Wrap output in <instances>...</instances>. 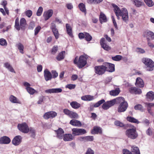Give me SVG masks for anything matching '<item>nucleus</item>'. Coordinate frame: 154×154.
Masks as SVG:
<instances>
[{"label":"nucleus","mask_w":154,"mask_h":154,"mask_svg":"<svg viewBox=\"0 0 154 154\" xmlns=\"http://www.w3.org/2000/svg\"><path fill=\"white\" fill-rule=\"evenodd\" d=\"M88 58V56L87 55H81L79 59L78 57H76L74 60L73 63L79 69H81L87 64Z\"/></svg>","instance_id":"1"},{"label":"nucleus","mask_w":154,"mask_h":154,"mask_svg":"<svg viewBox=\"0 0 154 154\" xmlns=\"http://www.w3.org/2000/svg\"><path fill=\"white\" fill-rule=\"evenodd\" d=\"M120 98L117 103H120L118 109V111L119 112H123L126 111L128 107L127 102L125 100V99L122 97H118Z\"/></svg>","instance_id":"2"},{"label":"nucleus","mask_w":154,"mask_h":154,"mask_svg":"<svg viewBox=\"0 0 154 154\" xmlns=\"http://www.w3.org/2000/svg\"><path fill=\"white\" fill-rule=\"evenodd\" d=\"M133 128L127 129L125 131L126 135L128 138L132 139H136L138 136V134L136 131V128L133 126Z\"/></svg>","instance_id":"3"},{"label":"nucleus","mask_w":154,"mask_h":154,"mask_svg":"<svg viewBox=\"0 0 154 154\" xmlns=\"http://www.w3.org/2000/svg\"><path fill=\"white\" fill-rule=\"evenodd\" d=\"M142 62L148 68L147 70L151 71L153 70L154 62L151 59L148 58H143L142 59Z\"/></svg>","instance_id":"4"},{"label":"nucleus","mask_w":154,"mask_h":154,"mask_svg":"<svg viewBox=\"0 0 154 154\" xmlns=\"http://www.w3.org/2000/svg\"><path fill=\"white\" fill-rule=\"evenodd\" d=\"M26 23V21L24 18H22L20 19V25L19 24V20L17 18L15 20V28L18 31H19L20 28L21 29H23L25 27Z\"/></svg>","instance_id":"5"},{"label":"nucleus","mask_w":154,"mask_h":154,"mask_svg":"<svg viewBox=\"0 0 154 154\" xmlns=\"http://www.w3.org/2000/svg\"><path fill=\"white\" fill-rule=\"evenodd\" d=\"M121 17L122 19L125 23H128L129 20L128 11L127 9L125 8H123L120 10Z\"/></svg>","instance_id":"6"},{"label":"nucleus","mask_w":154,"mask_h":154,"mask_svg":"<svg viewBox=\"0 0 154 154\" xmlns=\"http://www.w3.org/2000/svg\"><path fill=\"white\" fill-rule=\"evenodd\" d=\"M94 69L95 73L99 75L103 74L106 72L103 63L102 65L95 66Z\"/></svg>","instance_id":"7"},{"label":"nucleus","mask_w":154,"mask_h":154,"mask_svg":"<svg viewBox=\"0 0 154 154\" xmlns=\"http://www.w3.org/2000/svg\"><path fill=\"white\" fill-rule=\"evenodd\" d=\"M17 127L20 131L23 133H27L29 131L28 126L25 123L19 124L18 125Z\"/></svg>","instance_id":"8"},{"label":"nucleus","mask_w":154,"mask_h":154,"mask_svg":"<svg viewBox=\"0 0 154 154\" xmlns=\"http://www.w3.org/2000/svg\"><path fill=\"white\" fill-rule=\"evenodd\" d=\"M72 130V134L75 136L84 134L86 133V131L82 128H73Z\"/></svg>","instance_id":"9"},{"label":"nucleus","mask_w":154,"mask_h":154,"mask_svg":"<svg viewBox=\"0 0 154 154\" xmlns=\"http://www.w3.org/2000/svg\"><path fill=\"white\" fill-rule=\"evenodd\" d=\"M106 71L112 72L115 71V65L114 64L105 62L103 63Z\"/></svg>","instance_id":"10"},{"label":"nucleus","mask_w":154,"mask_h":154,"mask_svg":"<svg viewBox=\"0 0 154 154\" xmlns=\"http://www.w3.org/2000/svg\"><path fill=\"white\" fill-rule=\"evenodd\" d=\"M57 113L54 111H50L45 113L43 116L44 118L46 119H53L55 117Z\"/></svg>","instance_id":"11"},{"label":"nucleus","mask_w":154,"mask_h":154,"mask_svg":"<svg viewBox=\"0 0 154 154\" xmlns=\"http://www.w3.org/2000/svg\"><path fill=\"white\" fill-rule=\"evenodd\" d=\"M51 28L52 30L55 38L56 39H58L59 37V34L58 30L56 28L55 24L53 23H51Z\"/></svg>","instance_id":"12"},{"label":"nucleus","mask_w":154,"mask_h":154,"mask_svg":"<svg viewBox=\"0 0 154 154\" xmlns=\"http://www.w3.org/2000/svg\"><path fill=\"white\" fill-rule=\"evenodd\" d=\"M53 11L52 9L49 10L44 12L43 14V17L46 21L49 19L52 15Z\"/></svg>","instance_id":"13"},{"label":"nucleus","mask_w":154,"mask_h":154,"mask_svg":"<svg viewBox=\"0 0 154 154\" xmlns=\"http://www.w3.org/2000/svg\"><path fill=\"white\" fill-rule=\"evenodd\" d=\"M22 139V138L20 136H16L12 140V143L14 145H18L21 143Z\"/></svg>","instance_id":"14"},{"label":"nucleus","mask_w":154,"mask_h":154,"mask_svg":"<svg viewBox=\"0 0 154 154\" xmlns=\"http://www.w3.org/2000/svg\"><path fill=\"white\" fill-rule=\"evenodd\" d=\"M44 76L46 81L50 80L52 78L51 73L48 70L46 69L44 71Z\"/></svg>","instance_id":"15"},{"label":"nucleus","mask_w":154,"mask_h":154,"mask_svg":"<svg viewBox=\"0 0 154 154\" xmlns=\"http://www.w3.org/2000/svg\"><path fill=\"white\" fill-rule=\"evenodd\" d=\"M62 90L60 88H51L46 90L45 91V92L47 93H57L61 92Z\"/></svg>","instance_id":"16"},{"label":"nucleus","mask_w":154,"mask_h":154,"mask_svg":"<svg viewBox=\"0 0 154 154\" xmlns=\"http://www.w3.org/2000/svg\"><path fill=\"white\" fill-rule=\"evenodd\" d=\"M105 102V100L104 99H102L98 101L97 103H96L94 104L90 105L89 109L90 110L92 111L93 110L94 107L96 108L100 106Z\"/></svg>","instance_id":"17"},{"label":"nucleus","mask_w":154,"mask_h":154,"mask_svg":"<svg viewBox=\"0 0 154 154\" xmlns=\"http://www.w3.org/2000/svg\"><path fill=\"white\" fill-rule=\"evenodd\" d=\"M66 32L67 34L71 37H73L72 33V28L69 24L66 23Z\"/></svg>","instance_id":"18"},{"label":"nucleus","mask_w":154,"mask_h":154,"mask_svg":"<svg viewBox=\"0 0 154 154\" xmlns=\"http://www.w3.org/2000/svg\"><path fill=\"white\" fill-rule=\"evenodd\" d=\"M112 6L114 8V11L117 16L118 19H120L119 16L121 17L120 14V9L116 5L114 4H112Z\"/></svg>","instance_id":"19"},{"label":"nucleus","mask_w":154,"mask_h":154,"mask_svg":"<svg viewBox=\"0 0 154 154\" xmlns=\"http://www.w3.org/2000/svg\"><path fill=\"white\" fill-rule=\"evenodd\" d=\"M91 133L93 134H97L98 133L101 134L102 133V128L97 126H94L93 129L91 131Z\"/></svg>","instance_id":"20"},{"label":"nucleus","mask_w":154,"mask_h":154,"mask_svg":"<svg viewBox=\"0 0 154 154\" xmlns=\"http://www.w3.org/2000/svg\"><path fill=\"white\" fill-rule=\"evenodd\" d=\"M10 142V138L8 137L5 136L0 138V144H8Z\"/></svg>","instance_id":"21"},{"label":"nucleus","mask_w":154,"mask_h":154,"mask_svg":"<svg viewBox=\"0 0 154 154\" xmlns=\"http://www.w3.org/2000/svg\"><path fill=\"white\" fill-rule=\"evenodd\" d=\"M105 39L104 38H102L100 40V44L104 50L108 51L110 49V48L105 43Z\"/></svg>","instance_id":"22"},{"label":"nucleus","mask_w":154,"mask_h":154,"mask_svg":"<svg viewBox=\"0 0 154 154\" xmlns=\"http://www.w3.org/2000/svg\"><path fill=\"white\" fill-rule=\"evenodd\" d=\"M55 131L57 134V137L60 139H62L63 137L64 133L63 129L61 128H59L57 130Z\"/></svg>","instance_id":"23"},{"label":"nucleus","mask_w":154,"mask_h":154,"mask_svg":"<svg viewBox=\"0 0 154 154\" xmlns=\"http://www.w3.org/2000/svg\"><path fill=\"white\" fill-rule=\"evenodd\" d=\"M146 97L148 101H152L154 99V93L152 91H149L146 94Z\"/></svg>","instance_id":"24"},{"label":"nucleus","mask_w":154,"mask_h":154,"mask_svg":"<svg viewBox=\"0 0 154 154\" xmlns=\"http://www.w3.org/2000/svg\"><path fill=\"white\" fill-rule=\"evenodd\" d=\"M135 85L137 87L142 88L144 86V82L141 78L138 77L136 80Z\"/></svg>","instance_id":"25"},{"label":"nucleus","mask_w":154,"mask_h":154,"mask_svg":"<svg viewBox=\"0 0 154 154\" xmlns=\"http://www.w3.org/2000/svg\"><path fill=\"white\" fill-rule=\"evenodd\" d=\"M4 67L7 69L10 72L15 73L14 69L9 62H7L4 63Z\"/></svg>","instance_id":"26"},{"label":"nucleus","mask_w":154,"mask_h":154,"mask_svg":"<svg viewBox=\"0 0 154 154\" xmlns=\"http://www.w3.org/2000/svg\"><path fill=\"white\" fill-rule=\"evenodd\" d=\"M69 124L73 126L80 127L82 126V124L81 122L78 120L75 119L71 120Z\"/></svg>","instance_id":"27"},{"label":"nucleus","mask_w":154,"mask_h":154,"mask_svg":"<svg viewBox=\"0 0 154 154\" xmlns=\"http://www.w3.org/2000/svg\"><path fill=\"white\" fill-rule=\"evenodd\" d=\"M81 99L84 101H90L94 100V96L90 95H85L82 96Z\"/></svg>","instance_id":"28"},{"label":"nucleus","mask_w":154,"mask_h":154,"mask_svg":"<svg viewBox=\"0 0 154 154\" xmlns=\"http://www.w3.org/2000/svg\"><path fill=\"white\" fill-rule=\"evenodd\" d=\"M9 99L12 103L20 104V101L15 97L11 95L10 96Z\"/></svg>","instance_id":"29"},{"label":"nucleus","mask_w":154,"mask_h":154,"mask_svg":"<svg viewBox=\"0 0 154 154\" xmlns=\"http://www.w3.org/2000/svg\"><path fill=\"white\" fill-rule=\"evenodd\" d=\"M70 105L73 109H77L81 107V104L75 101H73L70 103Z\"/></svg>","instance_id":"30"},{"label":"nucleus","mask_w":154,"mask_h":154,"mask_svg":"<svg viewBox=\"0 0 154 154\" xmlns=\"http://www.w3.org/2000/svg\"><path fill=\"white\" fill-rule=\"evenodd\" d=\"M120 98H118V97L116 99H113L112 100L106 101L109 107H110L112 106H113L116 103H117V102H118V100Z\"/></svg>","instance_id":"31"},{"label":"nucleus","mask_w":154,"mask_h":154,"mask_svg":"<svg viewBox=\"0 0 154 154\" xmlns=\"http://www.w3.org/2000/svg\"><path fill=\"white\" fill-rule=\"evenodd\" d=\"M78 7L79 9L83 12L85 14V15H86V14L87 12L85 8V6L82 3H80L78 5Z\"/></svg>","instance_id":"32"},{"label":"nucleus","mask_w":154,"mask_h":154,"mask_svg":"<svg viewBox=\"0 0 154 154\" xmlns=\"http://www.w3.org/2000/svg\"><path fill=\"white\" fill-rule=\"evenodd\" d=\"M65 53V51H63L60 53L57 56L56 59L58 61L63 60L64 58V55Z\"/></svg>","instance_id":"33"},{"label":"nucleus","mask_w":154,"mask_h":154,"mask_svg":"<svg viewBox=\"0 0 154 154\" xmlns=\"http://www.w3.org/2000/svg\"><path fill=\"white\" fill-rule=\"evenodd\" d=\"M120 90L119 88H116L115 90H112L110 91L109 94L110 95L113 96L117 95L120 93Z\"/></svg>","instance_id":"34"},{"label":"nucleus","mask_w":154,"mask_h":154,"mask_svg":"<svg viewBox=\"0 0 154 154\" xmlns=\"http://www.w3.org/2000/svg\"><path fill=\"white\" fill-rule=\"evenodd\" d=\"M127 120L129 122L138 124L140 122L136 119L131 116H128L127 117Z\"/></svg>","instance_id":"35"},{"label":"nucleus","mask_w":154,"mask_h":154,"mask_svg":"<svg viewBox=\"0 0 154 154\" xmlns=\"http://www.w3.org/2000/svg\"><path fill=\"white\" fill-rule=\"evenodd\" d=\"M63 140L65 141H70L73 139V136L70 134H66L63 137Z\"/></svg>","instance_id":"36"},{"label":"nucleus","mask_w":154,"mask_h":154,"mask_svg":"<svg viewBox=\"0 0 154 154\" xmlns=\"http://www.w3.org/2000/svg\"><path fill=\"white\" fill-rule=\"evenodd\" d=\"M131 151L134 154H140V150L138 147L135 146H133L131 147Z\"/></svg>","instance_id":"37"},{"label":"nucleus","mask_w":154,"mask_h":154,"mask_svg":"<svg viewBox=\"0 0 154 154\" xmlns=\"http://www.w3.org/2000/svg\"><path fill=\"white\" fill-rule=\"evenodd\" d=\"M99 18L100 22L101 23H102L103 22H105L107 21L105 15L102 13H100Z\"/></svg>","instance_id":"38"},{"label":"nucleus","mask_w":154,"mask_h":154,"mask_svg":"<svg viewBox=\"0 0 154 154\" xmlns=\"http://www.w3.org/2000/svg\"><path fill=\"white\" fill-rule=\"evenodd\" d=\"M17 46L20 53L22 54H23L24 46L23 45L20 43H19L17 45Z\"/></svg>","instance_id":"39"},{"label":"nucleus","mask_w":154,"mask_h":154,"mask_svg":"<svg viewBox=\"0 0 154 154\" xmlns=\"http://www.w3.org/2000/svg\"><path fill=\"white\" fill-rule=\"evenodd\" d=\"M134 2L135 5L137 7H140L144 3L143 2L139 0H134Z\"/></svg>","instance_id":"40"},{"label":"nucleus","mask_w":154,"mask_h":154,"mask_svg":"<svg viewBox=\"0 0 154 154\" xmlns=\"http://www.w3.org/2000/svg\"><path fill=\"white\" fill-rule=\"evenodd\" d=\"M85 38L86 41L89 42L92 40V37L89 33L85 32Z\"/></svg>","instance_id":"41"},{"label":"nucleus","mask_w":154,"mask_h":154,"mask_svg":"<svg viewBox=\"0 0 154 154\" xmlns=\"http://www.w3.org/2000/svg\"><path fill=\"white\" fill-rule=\"evenodd\" d=\"M78 116V115L77 113L71 111L69 117L71 119H77Z\"/></svg>","instance_id":"42"},{"label":"nucleus","mask_w":154,"mask_h":154,"mask_svg":"<svg viewBox=\"0 0 154 154\" xmlns=\"http://www.w3.org/2000/svg\"><path fill=\"white\" fill-rule=\"evenodd\" d=\"M146 5L149 7H151L154 5V3L152 0H144Z\"/></svg>","instance_id":"43"},{"label":"nucleus","mask_w":154,"mask_h":154,"mask_svg":"<svg viewBox=\"0 0 154 154\" xmlns=\"http://www.w3.org/2000/svg\"><path fill=\"white\" fill-rule=\"evenodd\" d=\"M26 90L27 92L31 95H33L37 92V91L35 90L30 87L28 88V89Z\"/></svg>","instance_id":"44"},{"label":"nucleus","mask_w":154,"mask_h":154,"mask_svg":"<svg viewBox=\"0 0 154 154\" xmlns=\"http://www.w3.org/2000/svg\"><path fill=\"white\" fill-rule=\"evenodd\" d=\"M122 56L121 55H117L115 56L112 57V59L114 61H119L122 59Z\"/></svg>","instance_id":"45"},{"label":"nucleus","mask_w":154,"mask_h":154,"mask_svg":"<svg viewBox=\"0 0 154 154\" xmlns=\"http://www.w3.org/2000/svg\"><path fill=\"white\" fill-rule=\"evenodd\" d=\"M115 125L118 126L122 127L125 126L124 124L119 121H116L114 122Z\"/></svg>","instance_id":"46"},{"label":"nucleus","mask_w":154,"mask_h":154,"mask_svg":"<svg viewBox=\"0 0 154 154\" xmlns=\"http://www.w3.org/2000/svg\"><path fill=\"white\" fill-rule=\"evenodd\" d=\"M29 133L31 137H32L34 138L35 136V130L32 128H30L29 129Z\"/></svg>","instance_id":"47"},{"label":"nucleus","mask_w":154,"mask_h":154,"mask_svg":"<svg viewBox=\"0 0 154 154\" xmlns=\"http://www.w3.org/2000/svg\"><path fill=\"white\" fill-rule=\"evenodd\" d=\"M43 11V8L42 7H40L37 12L36 15L37 16H40L42 13V12Z\"/></svg>","instance_id":"48"},{"label":"nucleus","mask_w":154,"mask_h":154,"mask_svg":"<svg viewBox=\"0 0 154 154\" xmlns=\"http://www.w3.org/2000/svg\"><path fill=\"white\" fill-rule=\"evenodd\" d=\"M85 154H94V152L91 148H88Z\"/></svg>","instance_id":"49"},{"label":"nucleus","mask_w":154,"mask_h":154,"mask_svg":"<svg viewBox=\"0 0 154 154\" xmlns=\"http://www.w3.org/2000/svg\"><path fill=\"white\" fill-rule=\"evenodd\" d=\"M102 106V108L104 110H107L109 108V106L108 104L107 103V102H104Z\"/></svg>","instance_id":"50"},{"label":"nucleus","mask_w":154,"mask_h":154,"mask_svg":"<svg viewBox=\"0 0 154 154\" xmlns=\"http://www.w3.org/2000/svg\"><path fill=\"white\" fill-rule=\"evenodd\" d=\"M25 13L26 15L29 18H30L32 16V11L29 10L25 11Z\"/></svg>","instance_id":"51"},{"label":"nucleus","mask_w":154,"mask_h":154,"mask_svg":"<svg viewBox=\"0 0 154 154\" xmlns=\"http://www.w3.org/2000/svg\"><path fill=\"white\" fill-rule=\"evenodd\" d=\"M41 29V27L39 26H38L37 27H36L35 30H34V35H36L39 32V31Z\"/></svg>","instance_id":"52"},{"label":"nucleus","mask_w":154,"mask_h":154,"mask_svg":"<svg viewBox=\"0 0 154 154\" xmlns=\"http://www.w3.org/2000/svg\"><path fill=\"white\" fill-rule=\"evenodd\" d=\"M71 111L66 109H65L63 110V112L65 114L68 116L69 117L70 116Z\"/></svg>","instance_id":"53"},{"label":"nucleus","mask_w":154,"mask_h":154,"mask_svg":"<svg viewBox=\"0 0 154 154\" xmlns=\"http://www.w3.org/2000/svg\"><path fill=\"white\" fill-rule=\"evenodd\" d=\"M7 43L6 40L3 38H1L0 39V45L2 46L6 45Z\"/></svg>","instance_id":"54"},{"label":"nucleus","mask_w":154,"mask_h":154,"mask_svg":"<svg viewBox=\"0 0 154 154\" xmlns=\"http://www.w3.org/2000/svg\"><path fill=\"white\" fill-rule=\"evenodd\" d=\"M148 45L151 48H154V45L150 41L149 38H146Z\"/></svg>","instance_id":"55"},{"label":"nucleus","mask_w":154,"mask_h":154,"mask_svg":"<svg viewBox=\"0 0 154 154\" xmlns=\"http://www.w3.org/2000/svg\"><path fill=\"white\" fill-rule=\"evenodd\" d=\"M134 108L135 110H139L141 111H142L143 110V106L140 104L135 105L134 107Z\"/></svg>","instance_id":"56"},{"label":"nucleus","mask_w":154,"mask_h":154,"mask_svg":"<svg viewBox=\"0 0 154 154\" xmlns=\"http://www.w3.org/2000/svg\"><path fill=\"white\" fill-rule=\"evenodd\" d=\"M94 140V137L93 136H85V142L86 141H92Z\"/></svg>","instance_id":"57"},{"label":"nucleus","mask_w":154,"mask_h":154,"mask_svg":"<svg viewBox=\"0 0 154 154\" xmlns=\"http://www.w3.org/2000/svg\"><path fill=\"white\" fill-rule=\"evenodd\" d=\"M75 84H68L66 86V88H68L69 89L71 90L75 88Z\"/></svg>","instance_id":"58"},{"label":"nucleus","mask_w":154,"mask_h":154,"mask_svg":"<svg viewBox=\"0 0 154 154\" xmlns=\"http://www.w3.org/2000/svg\"><path fill=\"white\" fill-rule=\"evenodd\" d=\"M35 26V24L34 22L33 21L31 22L29 26V29H33Z\"/></svg>","instance_id":"59"},{"label":"nucleus","mask_w":154,"mask_h":154,"mask_svg":"<svg viewBox=\"0 0 154 154\" xmlns=\"http://www.w3.org/2000/svg\"><path fill=\"white\" fill-rule=\"evenodd\" d=\"M52 73V78H55L57 77L58 73L55 70H52L51 71Z\"/></svg>","instance_id":"60"},{"label":"nucleus","mask_w":154,"mask_h":154,"mask_svg":"<svg viewBox=\"0 0 154 154\" xmlns=\"http://www.w3.org/2000/svg\"><path fill=\"white\" fill-rule=\"evenodd\" d=\"M136 51L137 52L139 53H143L145 52L144 49L139 48H137Z\"/></svg>","instance_id":"61"},{"label":"nucleus","mask_w":154,"mask_h":154,"mask_svg":"<svg viewBox=\"0 0 154 154\" xmlns=\"http://www.w3.org/2000/svg\"><path fill=\"white\" fill-rule=\"evenodd\" d=\"M58 50V47L57 46H54L52 48L51 52L53 54H55L57 52Z\"/></svg>","instance_id":"62"},{"label":"nucleus","mask_w":154,"mask_h":154,"mask_svg":"<svg viewBox=\"0 0 154 154\" xmlns=\"http://www.w3.org/2000/svg\"><path fill=\"white\" fill-rule=\"evenodd\" d=\"M85 32H84L83 33L80 32L79 34V37L80 39L85 38Z\"/></svg>","instance_id":"63"},{"label":"nucleus","mask_w":154,"mask_h":154,"mask_svg":"<svg viewBox=\"0 0 154 154\" xmlns=\"http://www.w3.org/2000/svg\"><path fill=\"white\" fill-rule=\"evenodd\" d=\"M122 153L123 154H132L131 152L125 149H124L122 150Z\"/></svg>","instance_id":"64"}]
</instances>
